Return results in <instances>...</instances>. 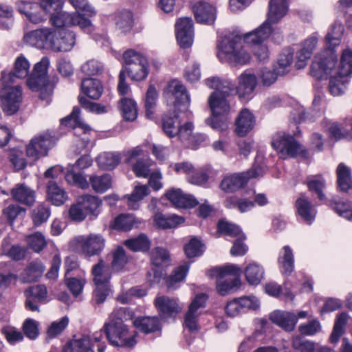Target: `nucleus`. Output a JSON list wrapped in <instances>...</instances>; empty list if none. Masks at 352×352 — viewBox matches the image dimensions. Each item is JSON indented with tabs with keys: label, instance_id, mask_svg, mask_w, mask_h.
Listing matches in <instances>:
<instances>
[{
	"label": "nucleus",
	"instance_id": "obj_1",
	"mask_svg": "<svg viewBox=\"0 0 352 352\" xmlns=\"http://www.w3.org/2000/svg\"><path fill=\"white\" fill-rule=\"evenodd\" d=\"M76 12L69 13L63 11V1H18V11L26 19L35 24L46 20L50 15V22L56 28L78 26L87 33L94 30V26L89 18L96 15L95 9L87 1H71Z\"/></svg>",
	"mask_w": 352,
	"mask_h": 352
},
{
	"label": "nucleus",
	"instance_id": "obj_2",
	"mask_svg": "<svg viewBox=\"0 0 352 352\" xmlns=\"http://www.w3.org/2000/svg\"><path fill=\"white\" fill-rule=\"evenodd\" d=\"M344 27L340 23H335L324 37V50L318 53L311 66V74L314 78H321L331 72L337 63L335 48L342 40Z\"/></svg>",
	"mask_w": 352,
	"mask_h": 352
},
{
	"label": "nucleus",
	"instance_id": "obj_3",
	"mask_svg": "<svg viewBox=\"0 0 352 352\" xmlns=\"http://www.w3.org/2000/svg\"><path fill=\"white\" fill-rule=\"evenodd\" d=\"M244 39L237 32L224 34L219 41L217 54L221 62H228L234 65H245L250 60V54L244 49Z\"/></svg>",
	"mask_w": 352,
	"mask_h": 352
},
{
	"label": "nucleus",
	"instance_id": "obj_4",
	"mask_svg": "<svg viewBox=\"0 0 352 352\" xmlns=\"http://www.w3.org/2000/svg\"><path fill=\"white\" fill-rule=\"evenodd\" d=\"M288 8L287 1H270L266 20L253 31L245 34V40L256 44L266 41L272 32V25L278 23Z\"/></svg>",
	"mask_w": 352,
	"mask_h": 352
},
{
	"label": "nucleus",
	"instance_id": "obj_5",
	"mask_svg": "<svg viewBox=\"0 0 352 352\" xmlns=\"http://www.w3.org/2000/svg\"><path fill=\"white\" fill-rule=\"evenodd\" d=\"M242 272L241 269L235 265L214 267L208 274L211 278H216L217 290L221 296H226L239 287L241 281L239 278Z\"/></svg>",
	"mask_w": 352,
	"mask_h": 352
},
{
	"label": "nucleus",
	"instance_id": "obj_6",
	"mask_svg": "<svg viewBox=\"0 0 352 352\" xmlns=\"http://www.w3.org/2000/svg\"><path fill=\"white\" fill-rule=\"evenodd\" d=\"M124 65L121 70L133 81L144 80L148 74L147 58L133 50H126L123 55Z\"/></svg>",
	"mask_w": 352,
	"mask_h": 352
},
{
	"label": "nucleus",
	"instance_id": "obj_7",
	"mask_svg": "<svg viewBox=\"0 0 352 352\" xmlns=\"http://www.w3.org/2000/svg\"><path fill=\"white\" fill-rule=\"evenodd\" d=\"M175 110L168 111L162 117L163 131L170 138L179 136L182 140H189L193 131V124L186 122L182 124L180 116Z\"/></svg>",
	"mask_w": 352,
	"mask_h": 352
},
{
	"label": "nucleus",
	"instance_id": "obj_8",
	"mask_svg": "<svg viewBox=\"0 0 352 352\" xmlns=\"http://www.w3.org/2000/svg\"><path fill=\"white\" fill-rule=\"evenodd\" d=\"M104 245V238L101 234L95 233L87 236H78L69 243V246L74 251L81 252L87 257L100 254Z\"/></svg>",
	"mask_w": 352,
	"mask_h": 352
},
{
	"label": "nucleus",
	"instance_id": "obj_9",
	"mask_svg": "<svg viewBox=\"0 0 352 352\" xmlns=\"http://www.w3.org/2000/svg\"><path fill=\"white\" fill-rule=\"evenodd\" d=\"M272 146L280 154V157H294L301 155L308 158L309 155L306 149L295 140L293 136L285 133H278L274 135L272 141Z\"/></svg>",
	"mask_w": 352,
	"mask_h": 352
},
{
	"label": "nucleus",
	"instance_id": "obj_10",
	"mask_svg": "<svg viewBox=\"0 0 352 352\" xmlns=\"http://www.w3.org/2000/svg\"><path fill=\"white\" fill-rule=\"evenodd\" d=\"M164 94L167 100L173 104L174 109L179 112L188 111L190 104V95L182 82L177 79H173L168 82Z\"/></svg>",
	"mask_w": 352,
	"mask_h": 352
},
{
	"label": "nucleus",
	"instance_id": "obj_11",
	"mask_svg": "<svg viewBox=\"0 0 352 352\" xmlns=\"http://www.w3.org/2000/svg\"><path fill=\"white\" fill-rule=\"evenodd\" d=\"M264 170L260 165H254L246 172L226 176L220 184V188L226 192H232L243 188L252 178L262 177Z\"/></svg>",
	"mask_w": 352,
	"mask_h": 352
},
{
	"label": "nucleus",
	"instance_id": "obj_12",
	"mask_svg": "<svg viewBox=\"0 0 352 352\" xmlns=\"http://www.w3.org/2000/svg\"><path fill=\"white\" fill-rule=\"evenodd\" d=\"M57 30L50 28H41L24 34L25 43L39 49H49L54 51Z\"/></svg>",
	"mask_w": 352,
	"mask_h": 352
},
{
	"label": "nucleus",
	"instance_id": "obj_13",
	"mask_svg": "<svg viewBox=\"0 0 352 352\" xmlns=\"http://www.w3.org/2000/svg\"><path fill=\"white\" fill-rule=\"evenodd\" d=\"M56 139L49 131L44 132L33 138L26 148L27 155L34 160L45 156L52 148Z\"/></svg>",
	"mask_w": 352,
	"mask_h": 352
},
{
	"label": "nucleus",
	"instance_id": "obj_14",
	"mask_svg": "<svg viewBox=\"0 0 352 352\" xmlns=\"http://www.w3.org/2000/svg\"><path fill=\"white\" fill-rule=\"evenodd\" d=\"M22 98L20 86H4L0 91V102L3 111L8 116L16 113L19 109Z\"/></svg>",
	"mask_w": 352,
	"mask_h": 352
},
{
	"label": "nucleus",
	"instance_id": "obj_15",
	"mask_svg": "<svg viewBox=\"0 0 352 352\" xmlns=\"http://www.w3.org/2000/svg\"><path fill=\"white\" fill-rule=\"evenodd\" d=\"M218 230L225 235L236 237L230 250L232 256H243L247 252L248 246L243 242L245 236L239 226L226 221H220L218 223Z\"/></svg>",
	"mask_w": 352,
	"mask_h": 352
},
{
	"label": "nucleus",
	"instance_id": "obj_16",
	"mask_svg": "<svg viewBox=\"0 0 352 352\" xmlns=\"http://www.w3.org/2000/svg\"><path fill=\"white\" fill-rule=\"evenodd\" d=\"M109 342L118 346H133L136 343L135 336L129 333L126 325L116 324L103 327Z\"/></svg>",
	"mask_w": 352,
	"mask_h": 352
},
{
	"label": "nucleus",
	"instance_id": "obj_17",
	"mask_svg": "<svg viewBox=\"0 0 352 352\" xmlns=\"http://www.w3.org/2000/svg\"><path fill=\"white\" fill-rule=\"evenodd\" d=\"M176 38L179 45L186 48L190 47L193 41V22L190 17H182L175 23Z\"/></svg>",
	"mask_w": 352,
	"mask_h": 352
},
{
	"label": "nucleus",
	"instance_id": "obj_18",
	"mask_svg": "<svg viewBox=\"0 0 352 352\" xmlns=\"http://www.w3.org/2000/svg\"><path fill=\"white\" fill-rule=\"evenodd\" d=\"M192 10L197 22L206 25L214 23L217 10L209 1H194Z\"/></svg>",
	"mask_w": 352,
	"mask_h": 352
},
{
	"label": "nucleus",
	"instance_id": "obj_19",
	"mask_svg": "<svg viewBox=\"0 0 352 352\" xmlns=\"http://www.w3.org/2000/svg\"><path fill=\"white\" fill-rule=\"evenodd\" d=\"M269 318L272 322L287 332L293 331L298 322V318L295 314L280 310H276L272 312L270 314Z\"/></svg>",
	"mask_w": 352,
	"mask_h": 352
},
{
	"label": "nucleus",
	"instance_id": "obj_20",
	"mask_svg": "<svg viewBox=\"0 0 352 352\" xmlns=\"http://www.w3.org/2000/svg\"><path fill=\"white\" fill-rule=\"evenodd\" d=\"M154 304L160 316L164 319L175 316L182 310L175 299L166 296H157Z\"/></svg>",
	"mask_w": 352,
	"mask_h": 352
},
{
	"label": "nucleus",
	"instance_id": "obj_21",
	"mask_svg": "<svg viewBox=\"0 0 352 352\" xmlns=\"http://www.w3.org/2000/svg\"><path fill=\"white\" fill-rule=\"evenodd\" d=\"M257 85V78L255 74L245 71L238 78L236 94L240 98H245L251 95Z\"/></svg>",
	"mask_w": 352,
	"mask_h": 352
},
{
	"label": "nucleus",
	"instance_id": "obj_22",
	"mask_svg": "<svg viewBox=\"0 0 352 352\" xmlns=\"http://www.w3.org/2000/svg\"><path fill=\"white\" fill-rule=\"evenodd\" d=\"M206 84L210 88L215 89L213 93H217L218 96L226 98L230 95L237 94L236 87L228 80L213 76L207 78Z\"/></svg>",
	"mask_w": 352,
	"mask_h": 352
},
{
	"label": "nucleus",
	"instance_id": "obj_23",
	"mask_svg": "<svg viewBox=\"0 0 352 352\" xmlns=\"http://www.w3.org/2000/svg\"><path fill=\"white\" fill-rule=\"evenodd\" d=\"M166 196L177 208H192L198 204L192 195L184 194L180 189L170 190L166 192Z\"/></svg>",
	"mask_w": 352,
	"mask_h": 352
},
{
	"label": "nucleus",
	"instance_id": "obj_24",
	"mask_svg": "<svg viewBox=\"0 0 352 352\" xmlns=\"http://www.w3.org/2000/svg\"><path fill=\"white\" fill-rule=\"evenodd\" d=\"M254 117L248 109H242L235 122V131L239 136L246 135L254 126Z\"/></svg>",
	"mask_w": 352,
	"mask_h": 352
},
{
	"label": "nucleus",
	"instance_id": "obj_25",
	"mask_svg": "<svg viewBox=\"0 0 352 352\" xmlns=\"http://www.w3.org/2000/svg\"><path fill=\"white\" fill-rule=\"evenodd\" d=\"M76 35L70 30H57L54 52H69L76 44Z\"/></svg>",
	"mask_w": 352,
	"mask_h": 352
},
{
	"label": "nucleus",
	"instance_id": "obj_26",
	"mask_svg": "<svg viewBox=\"0 0 352 352\" xmlns=\"http://www.w3.org/2000/svg\"><path fill=\"white\" fill-rule=\"evenodd\" d=\"M30 69V63L23 55L19 56L14 62V67L13 72H10L7 75L4 73L2 74V79L5 83H10L12 82V78L16 77L18 78H25Z\"/></svg>",
	"mask_w": 352,
	"mask_h": 352
},
{
	"label": "nucleus",
	"instance_id": "obj_27",
	"mask_svg": "<svg viewBox=\"0 0 352 352\" xmlns=\"http://www.w3.org/2000/svg\"><path fill=\"white\" fill-rule=\"evenodd\" d=\"M26 84L31 90L40 91V98L41 100H47L53 92L54 86L47 81V78H44V80L40 82L38 81V76L30 74Z\"/></svg>",
	"mask_w": 352,
	"mask_h": 352
},
{
	"label": "nucleus",
	"instance_id": "obj_28",
	"mask_svg": "<svg viewBox=\"0 0 352 352\" xmlns=\"http://www.w3.org/2000/svg\"><path fill=\"white\" fill-rule=\"evenodd\" d=\"M94 284L109 285L111 278V268L102 258L91 269Z\"/></svg>",
	"mask_w": 352,
	"mask_h": 352
},
{
	"label": "nucleus",
	"instance_id": "obj_29",
	"mask_svg": "<svg viewBox=\"0 0 352 352\" xmlns=\"http://www.w3.org/2000/svg\"><path fill=\"white\" fill-rule=\"evenodd\" d=\"M80 110L78 107H75L71 114L60 120V124L65 126H69L74 130L76 135H80V132L86 133L90 131V127L82 122L79 115Z\"/></svg>",
	"mask_w": 352,
	"mask_h": 352
},
{
	"label": "nucleus",
	"instance_id": "obj_30",
	"mask_svg": "<svg viewBox=\"0 0 352 352\" xmlns=\"http://www.w3.org/2000/svg\"><path fill=\"white\" fill-rule=\"evenodd\" d=\"M212 116H226L230 111V105L226 98L212 93L208 98Z\"/></svg>",
	"mask_w": 352,
	"mask_h": 352
},
{
	"label": "nucleus",
	"instance_id": "obj_31",
	"mask_svg": "<svg viewBox=\"0 0 352 352\" xmlns=\"http://www.w3.org/2000/svg\"><path fill=\"white\" fill-rule=\"evenodd\" d=\"M296 208L299 216L308 223H311L314 220L316 211L305 195H301L296 201Z\"/></svg>",
	"mask_w": 352,
	"mask_h": 352
},
{
	"label": "nucleus",
	"instance_id": "obj_32",
	"mask_svg": "<svg viewBox=\"0 0 352 352\" xmlns=\"http://www.w3.org/2000/svg\"><path fill=\"white\" fill-rule=\"evenodd\" d=\"M11 194L16 201L27 206H32L35 201L34 191L25 184H17Z\"/></svg>",
	"mask_w": 352,
	"mask_h": 352
},
{
	"label": "nucleus",
	"instance_id": "obj_33",
	"mask_svg": "<svg viewBox=\"0 0 352 352\" xmlns=\"http://www.w3.org/2000/svg\"><path fill=\"white\" fill-rule=\"evenodd\" d=\"M47 199L56 206L63 204L67 199L66 192L56 182L50 180L47 184Z\"/></svg>",
	"mask_w": 352,
	"mask_h": 352
},
{
	"label": "nucleus",
	"instance_id": "obj_34",
	"mask_svg": "<svg viewBox=\"0 0 352 352\" xmlns=\"http://www.w3.org/2000/svg\"><path fill=\"white\" fill-rule=\"evenodd\" d=\"M112 179L109 174H92L89 175V186L97 193H103L111 188Z\"/></svg>",
	"mask_w": 352,
	"mask_h": 352
},
{
	"label": "nucleus",
	"instance_id": "obj_35",
	"mask_svg": "<svg viewBox=\"0 0 352 352\" xmlns=\"http://www.w3.org/2000/svg\"><path fill=\"white\" fill-rule=\"evenodd\" d=\"M278 262L283 274L288 276L294 271V257L293 251L289 246L285 245L281 249Z\"/></svg>",
	"mask_w": 352,
	"mask_h": 352
},
{
	"label": "nucleus",
	"instance_id": "obj_36",
	"mask_svg": "<svg viewBox=\"0 0 352 352\" xmlns=\"http://www.w3.org/2000/svg\"><path fill=\"white\" fill-rule=\"evenodd\" d=\"M337 183L340 191L347 192L352 188L351 170L344 164H338L336 169Z\"/></svg>",
	"mask_w": 352,
	"mask_h": 352
},
{
	"label": "nucleus",
	"instance_id": "obj_37",
	"mask_svg": "<svg viewBox=\"0 0 352 352\" xmlns=\"http://www.w3.org/2000/svg\"><path fill=\"white\" fill-rule=\"evenodd\" d=\"M244 274L245 279L250 285H257L264 278L265 270L259 263L251 262L245 268Z\"/></svg>",
	"mask_w": 352,
	"mask_h": 352
},
{
	"label": "nucleus",
	"instance_id": "obj_38",
	"mask_svg": "<svg viewBox=\"0 0 352 352\" xmlns=\"http://www.w3.org/2000/svg\"><path fill=\"white\" fill-rule=\"evenodd\" d=\"M334 69L335 67L332 69L331 73L324 75L320 79L330 76L331 78L329 85V91L333 96H338L344 93L348 79L347 78L340 77L337 72H334ZM316 78L318 79V78Z\"/></svg>",
	"mask_w": 352,
	"mask_h": 352
},
{
	"label": "nucleus",
	"instance_id": "obj_39",
	"mask_svg": "<svg viewBox=\"0 0 352 352\" xmlns=\"http://www.w3.org/2000/svg\"><path fill=\"white\" fill-rule=\"evenodd\" d=\"M77 203L82 208L87 214L98 215V208L101 204V201L98 197L86 194L79 197Z\"/></svg>",
	"mask_w": 352,
	"mask_h": 352
},
{
	"label": "nucleus",
	"instance_id": "obj_40",
	"mask_svg": "<svg viewBox=\"0 0 352 352\" xmlns=\"http://www.w3.org/2000/svg\"><path fill=\"white\" fill-rule=\"evenodd\" d=\"M135 327L144 333H150L160 330L161 324L157 317H141L135 320Z\"/></svg>",
	"mask_w": 352,
	"mask_h": 352
},
{
	"label": "nucleus",
	"instance_id": "obj_41",
	"mask_svg": "<svg viewBox=\"0 0 352 352\" xmlns=\"http://www.w3.org/2000/svg\"><path fill=\"white\" fill-rule=\"evenodd\" d=\"M150 193L148 186L146 185H137L131 194L126 197L127 205L131 210H137L140 207L139 202Z\"/></svg>",
	"mask_w": 352,
	"mask_h": 352
},
{
	"label": "nucleus",
	"instance_id": "obj_42",
	"mask_svg": "<svg viewBox=\"0 0 352 352\" xmlns=\"http://www.w3.org/2000/svg\"><path fill=\"white\" fill-rule=\"evenodd\" d=\"M82 91L92 99H98L102 94L103 88L100 82L96 78H85L81 83Z\"/></svg>",
	"mask_w": 352,
	"mask_h": 352
},
{
	"label": "nucleus",
	"instance_id": "obj_43",
	"mask_svg": "<svg viewBox=\"0 0 352 352\" xmlns=\"http://www.w3.org/2000/svg\"><path fill=\"white\" fill-rule=\"evenodd\" d=\"M154 221L159 228L168 229L175 228L182 223L184 219L176 214L157 213L154 215Z\"/></svg>",
	"mask_w": 352,
	"mask_h": 352
},
{
	"label": "nucleus",
	"instance_id": "obj_44",
	"mask_svg": "<svg viewBox=\"0 0 352 352\" xmlns=\"http://www.w3.org/2000/svg\"><path fill=\"white\" fill-rule=\"evenodd\" d=\"M140 222L133 214H121L114 219L112 227L116 230L128 231L138 227Z\"/></svg>",
	"mask_w": 352,
	"mask_h": 352
},
{
	"label": "nucleus",
	"instance_id": "obj_45",
	"mask_svg": "<svg viewBox=\"0 0 352 352\" xmlns=\"http://www.w3.org/2000/svg\"><path fill=\"white\" fill-rule=\"evenodd\" d=\"M293 55L294 51L291 48H286L282 51L274 68L277 74L284 76L289 72L293 61Z\"/></svg>",
	"mask_w": 352,
	"mask_h": 352
},
{
	"label": "nucleus",
	"instance_id": "obj_46",
	"mask_svg": "<svg viewBox=\"0 0 352 352\" xmlns=\"http://www.w3.org/2000/svg\"><path fill=\"white\" fill-rule=\"evenodd\" d=\"M133 313L126 307L116 308L109 315V320L104 323L105 327L116 324L125 325L124 321L131 319Z\"/></svg>",
	"mask_w": 352,
	"mask_h": 352
},
{
	"label": "nucleus",
	"instance_id": "obj_47",
	"mask_svg": "<svg viewBox=\"0 0 352 352\" xmlns=\"http://www.w3.org/2000/svg\"><path fill=\"white\" fill-rule=\"evenodd\" d=\"M91 340L89 336H83L72 340L63 349V352H94L91 349Z\"/></svg>",
	"mask_w": 352,
	"mask_h": 352
},
{
	"label": "nucleus",
	"instance_id": "obj_48",
	"mask_svg": "<svg viewBox=\"0 0 352 352\" xmlns=\"http://www.w3.org/2000/svg\"><path fill=\"white\" fill-rule=\"evenodd\" d=\"M340 77L348 78L352 74V51L345 49L342 51L340 65L334 69Z\"/></svg>",
	"mask_w": 352,
	"mask_h": 352
},
{
	"label": "nucleus",
	"instance_id": "obj_49",
	"mask_svg": "<svg viewBox=\"0 0 352 352\" xmlns=\"http://www.w3.org/2000/svg\"><path fill=\"white\" fill-rule=\"evenodd\" d=\"M124 245L133 252H145L150 248L151 242L146 235L140 234L138 237L126 240Z\"/></svg>",
	"mask_w": 352,
	"mask_h": 352
},
{
	"label": "nucleus",
	"instance_id": "obj_50",
	"mask_svg": "<svg viewBox=\"0 0 352 352\" xmlns=\"http://www.w3.org/2000/svg\"><path fill=\"white\" fill-rule=\"evenodd\" d=\"M120 159L119 153H103L98 157L97 162L99 166L102 168L113 169L118 165Z\"/></svg>",
	"mask_w": 352,
	"mask_h": 352
},
{
	"label": "nucleus",
	"instance_id": "obj_51",
	"mask_svg": "<svg viewBox=\"0 0 352 352\" xmlns=\"http://www.w3.org/2000/svg\"><path fill=\"white\" fill-rule=\"evenodd\" d=\"M121 111L123 118L128 121H133L138 116L136 103L131 98H124L120 100Z\"/></svg>",
	"mask_w": 352,
	"mask_h": 352
},
{
	"label": "nucleus",
	"instance_id": "obj_52",
	"mask_svg": "<svg viewBox=\"0 0 352 352\" xmlns=\"http://www.w3.org/2000/svg\"><path fill=\"white\" fill-rule=\"evenodd\" d=\"M349 316L346 313L340 314L336 318L333 332L330 337L332 343H337L340 336L344 333V327L347 323Z\"/></svg>",
	"mask_w": 352,
	"mask_h": 352
},
{
	"label": "nucleus",
	"instance_id": "obj_53",
	"mask_svg": "<svg viewBox=\"0 0 352 352\" xmlns=\"http://www.w3.org/2000/svg\"><path fill=\"white\" fill-rule=\"evenodd\" d=\"M65 177L69 184L82 189H87L89 187V180L87 181L82 173H76V170L69 168Z\"/></svg>",
	"mask_w": 352,
	"mask_h": 352
},
{
	"label": "nucleus",
	"instance_id": "obj_54",
	"mask_svg": "<svg viewBox=\"0 0 352 352\" xmlns=\"http://www.w3.org/2000/svg\"><path fill=\"white\" fill-rule=\"evenodd\" d=\"M116 24L122 32L129 31L133 25L132 13L128 10L118 12L116 16Z\"/></svg>",
	"mask_w": 352,
	"mask_h": 352
},
{
	"label": "nucleus",
	"instance_id": "obj_55",
	"mask_svg": "<svg viewBox=\"0 0 352 352\" xmlns=\"http://www.w3.org/2000/svg\"><path fill=\"white\" fill-rule=\"evenodd\" d=\"M129 258L122 247H118L113 252V260L111 262V268L116 271L122 270L127 263Z\"/></svg>",
	"mask_w": 352,
	"mask_h": 352
},
{
	"label": "nucleus",
	"instance_id": "obj_56",
	"mask_svg": "<svg viewBox=\"0 0 352 352\" xmlns=\"http://www.w3.org/2000/svg\"><path fill=\"white\" fill-rule=\"evenodd\" d=\"M188 270L189 265L186 263L178 267L166 280L167 288L169 289H175L176 287L175 285L185 278Z\"/></svg>",
	"mask_w": 352,
	"mask_h": 352
},
{
	"label": "nucleus",
	"instance_id": "obj_57",
	"mask_svg": "<svg viewBox=\"0 0 352 352\" xmlns=\"http://www.w3.org/2000/svg\"><path fill=\"white\" fill-rule=\"evenodd\" d=\"M157 92L154 86H149L145 99L146 116L151 119L154 113V109L156 104Z\"/></svg>",
	"mask_w": 352,
	"mask_h": 352
},
{
	"label": "nucleus",
	"instance_id": "obj_58",
	"mask_svg": "<svg viewBox=\"0 0 352 352\" xmlns=\"http://www.w3.org/2000/svg\"><path fill=\"white\" fill-rule=\"evenodd\" d=\"M184 251L188 258L199 256L204 252V245L197 238H192L185 245Z\"/></svg>",
	"mask_w": 352,
	"mask_h": 352
},
{
	"label": "nucleus",
	"instance_id": "obj_59",
	"mask_svg": "<svg viewBox=\"0 0 352 352\" xmlns=\"http://www.w3.org/2000/svg\"><path fill=\"white\" fill-rule=\"evenodd\" d=\"M27 298H32L39 302H44L47 297V288L44 285H37L28 287L25 291Z\"/></svg>",
	"mask_w": 352,
	"mask_h": 352
},
{
	"label": "nucleus",
	"instance_id": "obj_60",
	"mask_svg": "<svg viewBox=\"0 0 352 352\" xmlns=\"http://www.w3.org/2000/svg\"><path fill=\"white\" fill-rule=\"evenodd\" d=\"M292 347L296 352H314L316 351L314 342L298 336L292 338Z\"/></svg>",
	"mask_w": 352,
	"mask_h": 352
},
{
	"label": "nucleus",
	"instance_id": "obj_61",
	"mask_svg": "<svg viewBox=\"0 0 352 352\" xmlns=\"http://www.w3.org/2000/svg\"><path fill=\"white\" fill-rule=\"evenodd\" d=\"M151 259L155 266H162L168 264L170 256L166 249L157 247L151 251Z\"/></svg>",
	"mask_w": 352,
	"mask_h": 352
},
{
	"label": "nucleus",
	"instance_id": "obj_62",
	"mask_svg": "<svg viewBox=\"0 0 352 352\" xmlns=\"http://www.w3.org/2000/svg\"><path fill=\"white\" fill-rule=\"evenodd\" d=\"M45 270V267L41 262H32L26 269V274H32L30 276H23V283H30L36 281Z\"/></svg>",
	"mask_w": 352,
	"mask_h": 352
},
{
	"label": "nucleus",
	"instance_id": "obj_63",
	"mask_svg": "<svg viewBox=\"0 0 352 352\" xmlns=\"http://www.w3.org/2000/svg\"><path fill=\"white\" fill-rule=\"evenodd\" d=\"M69 318L67 316L63 317L59 321L53 322L47 331L48 338H54L60 335L67 327Z\"/></svg>",
	"mask_w": 352,
	"mask_h": 352
},
{
	"label": "nucleus",
	"instance_id": "obj_64",
	"mask_svg": "<svg viewBox=\"0 0 352 352\" xmlns=\"http://www.w3.org/2000/svg\"><path fill=\"white\" fill-rule=\"evenodd\" d=\"M81 71L87 76L98 75L102 72L103 65L98 60L91 59L81 66Z\"/></svg>",
	"mask_w": 352,
	"mask_h": 352
}]
</instances>
